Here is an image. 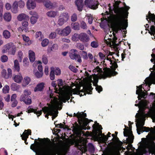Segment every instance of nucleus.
<instances>
[{"label": "nucleus", "mask_w": 155, "mask_h": 155, "mask_svg": "<svg viewBox=\"0 0 155 155\" xmlns=\"http://www.w3.org/2000/svg\"><path fill=\"white\" fill-rule=\"evenodd\" d=\"M144 84H142L139 86H137L136 93L138 95V100H140L139 104H135V105L138 106L140 114H137L135 117L137 119V122L136 124L137 130L138 134L141 132L150 131L147 135L148 140L147 142L142 147V152L143 153L149 152L152 155H155V127L154 128L143 126L144 124L145 117L149 116L151 117L153 122H155V94L151 93L149 96V98L154 99L153 102L150 104L148 101L145 100H141L142 97L145 98L147 95L146 91L145 90L143 86Z\"/></svg>", "instance_id": "nucleus-1"}, {"label": "nucleus", "mask_w": 155, "mask_h": 155, "mask_svg": "<svg viewBox=\"0 0 155 155\" xmlns=\"http://www.w3.org/2000/svg\"><path fill=\"white\" fill-rule=\"evenodd\" d=\"M110 5H108L109 12L107 11L106 13L108 15L110 14V19L115 24L114 29L116 32L118 31L123 30V32L126 33L125 30L127 26V20L125 19V16H127L128 13L127 10L129 7L126 6L124 8L123 7L119 8L118 5L116 2L114 7H111Z\"/></svg>", "instance_id": "nucleus-2"}, {"label": "nucleus", "mask_w": 155, "mask_h": 155, "mask_svg": "<svg viewBox=\"0 0 155 155\" xmlns=\"http://www.w3.org/2000/svg\"><path fill=\"white\" fill-rule=\"evenodd\" d=\"M57 83L59 88L58 90H56V92L59 94L58 98L54 96L53 94L49 95L50 99L55 98L59 102H65L66 101L68 100L70 97L72 96L73 93L74 94H77L80 92V88L79 87L76 89H73L68 85H65V83L61 79H59L57 80Z\"/></svg>", "instance_id": "nucleus-3"}, {"label": "nucleus", "mask_w": 155, "mask_h": 155, "mask_svg": "<svg viewBox=\"0 0 155 155\" xmlns=\"http://www.w3.org/2000/svg\"><path fill=\"white\" fill-rule=\"evenodd\" d=\"M113 54V52H110L106 59L107 60L109 61L110 64H111L110 67L111 69L108 68L104 72H103L101 68L99 67H97L93 70L94 75L96 78H98L102 77L103 78H105L107 77L115 75L117 74V72L115 71V70L118 66L117 64L114 62L113 63L111 58L109 57V55H112Z\"/></svg>", "instance_id": "nucleus-4"}, {"label": "nucleus", "mask_w": 155, "mask_h": 155, "mask_svg": "<svg viewBox=\"0 0 155 155\" xmlns=\"http://www.w3.org/2000/svg\"><path fill=\"white\" fill-rule=\"evenodd\" d=\"M50 104L48 107H44L42 108V110L43 112L47 114L45 115V117L48 118V115L52 116V119L56 117L58 113V110H60L61 108L60 107V106L62 105V104L61 102H58V101L56 100L55 98L50 99Z\"/></svg>", "instance_id": "nucleus-5"}, {"label": "nucleus", "mask_w": 155, "mask_h": 155, "mask_svg": "<svg viewBox=\"0 0 155 155\" xmlns=\"http://www.w3.org/2000/svg\"><path fill=\"white\" fill-rule=\"evenodd\" d=\"M75 146L81 151L82 154L87 155V153H85V152L87 151V149L88 151L91 153H93L94 150V146L91 143H89L87 147L84 139L78 140L75 143Z\"/></svg>", "instance_id": "nucleus-6"}, {"label": "nucleus", "mask_w": 155, "mask_h": 155, "mask_svg": "<svg viewBox=\"0 0 155 155\" xmlns=\"http://www.w3.org/2000/svg\"><path fill=\"white\" fill-rule=\"evenodd\" d=\"M151 56L152 58L150 61L152 62L154 61L153 64H154V65L153 66V68H150V70L151 71V70H153L154 71L153 72L151 71L150 76L144 80L146 86L148 84V87H149L152 84H155V55L154 54H151Z\"/></svg>", "instance_id": "nucleus-7"}, {"label": "nucleus", "mask_w": 155, "mask_h": 155, "mask_svg": "<svg viewBox=\"0 0 155 155\" xmlns=\"http://www.w3.org/2000/svg\"><path fill=\"white\" fill-rule=\"evenodd\" d=\"M73 116L78 117V123L81 125L86 126L89 123L88 120L85 118L86 117V114L84 113L83 112H78L77 114L74 113Z\"/></svg>", "instance_id": "nucleus-8"}, {"label": "nucleus", "mask_w": 155, "mask_h": 155, "mask_svg": "<svg viewBox=\"0 0 155 155\" xmlns=\"http://www.w3.org/2000/svg\"><path fill=\"white\" fill-rule=\"evenodd\" d=\"M56 152L54 143H52L49 140L45 147L43 153L45 154H54L56 155Z\"/></svg>", "instance_id": "nucleus-9"}, {"label": "nucleus", "mask_w": 155, "mask_h": 155, "mask_svg": "<svg viewBox=\"0 0 155 155\" xmlns=\"http://www.w3.org/2000/svg\"><path fill=\"white\" fill-rule=\"evenodd\" d=\"M31 94V92L30 90L28 89L25 90L23 91V94L21 95L20 98V101H21L24 102L27 105L31 104L32 102L31 97L28 96Z\"/></svg>", "instance_id": "nucleus-10"}, {"label": "nucleus", "mask_w": 155, "mask_h": 155, "mask_svg": "<svg viewBox=\"0 0 155 155\" xmlns=\"http://www.w3.org/2000/svg\"><path fill=\"white\" fill-rule=\"evenodd\" d=\"M16 51V46L12 43L10 42L4 45L2 50L3 53L8 52L9 54L14 55Z\"/></svg>", "instance_id": "nucleus-11"}, {"label": "nucleus", "mask_w": 155, "mask_h": 155, "mask_svg": "<svg viewBox=\"0 0 155 155\" xmlns=\"http://www.w3.org/2000/svg\"><path fill=\"white\" fill-rule=\"evenodd\" d=\"M146 17V19L148 21V23H149V21L148 20V17L149 18L150 20L152 21V22L150 21L149 22L150 25L153 24L155 25V15L154 14L151 13L149 11L148 12V15H147ZM150 29V31H149V33L151 35H154L155 33V26L153 25H152Z\"/></svg>", "instance_id": "nucleus-12"}, {"label": "nucleus", "mask_w": 155, "mask_h": 155, "mask_svg": "<svg viewBox=\"0 0 155 155\" xmlns=\"http://www.w3.org/2000/svg\"><path fill=\"white\" fill-rule=\"evenodd\" d=\"M58 35L62 36H67L71 32V29L69 26H67L63 29L58 28L55 30Z\"/></svg>", "instance_id": "nucleus-13"}, {"label": "nucleus", "mask_w": 155, "mask_h": 155, "mask_svg": "<svg viewBox=\"0 0 155 155\" xmlns=\"http://www.w3.org/2000/svg\"><path fill=\"white\" fill-rule=\"evenodd\" d=\"M69 55L71 59L75 60L80 63L82 62L81 57L80 55L77 54L76 50L74 49L71 50L69 53Z\"/></svg>", "instance_id": "nucleus-14"}, {"label": "nucleus", "mask_w": 155, "mask_h": 155, "mask_svg": "<svg viewBox=\"0 0 155 155\" xmlns=\"http://www.w3.org/2000/svg\"><path fill=\"white\" fill-rule=\"evenodd\" d=\"M85 4L86 7L92 9H96L98 8V3L97 1L93 0H86Z\"/></svg>", "instance_id": "nucleus-15"}, {"label": "nucleus", "mask_w": 155, "mask_h": 155, "mask_svg": "<svg viewBox=\"0 0 155 155\" xmlns=\"http://www.w3.org/2000/svg\"><path fill=\"white\" fill-rule=\"evenodd\" d=\"M124 136L127 137V140L128 143L130 144L133 143L134 139V136L131 132L127 130L124 129ZM130 148H131L132 146L130 144L129 145Z\"/></svg>", "instance_id": "nucleus-16"}, {"label": "nucleus", "mask_w": 155, "mask_h": 155, "mask_svg": "<svg viewBox=\"0 0 155 155\" xmlns=\"http://www.w3.org/2000/svg\"><path fill=\"white\" fill-rule=\"evenodd\" d=\"M26 6L28 9L30 10L34 9L36 7V4L34 0H28Z\"/></svg>", "instance_id": "nucleus-17"}, {"label": "nucleus", "mask_w": 155, "mask_h": 155, "mask_svg": "<svg viewBox=\"0 0 155 155\" xmlns=\"http://www.w3.org/2000/svg\"><path fill=\"white\" fill-rule=\"evenodd\" d=\"M79 39L84 42H87L89 41V36L85 33H81L79 34Z\"/></svg>", "instance_id": "nucleus-18"}, {"label": "nucleus", "mask_w": 155, "mask_h": 155, "mask_svg": "<svg viewBox=\"0 0 155 155\" xmlns=\"http://www.w3.org/2000/svg\"><path fill=\"white\" fill-rule=\"evenodd\" d=\"M8 74H7L6 71L3 69L1 72L2 76L6 79H8L9 77H11L12 76V70L10 68L8 69Z\"/></svg>", "instance_id": "nucleus-19"}, {"label": "nucleus", "mask_w": 155, "mask_h": 155, "mask_svg": "<svg viewBox=\"0 0 155 155\" xmlns=\"http://www.w3.org/2000/svg\"><path fill=\"white\" fill-rule=\"evenodd\" d=\"M91 85V82L90 81H87L85 82L83 87V88L87 92L88 91H89L90 92L89 94H91V92H92V91H91L92 89Z\"/></svg>", "instance_id": "nucleus-20"}, {"label": "nucleus", "mask_w": 155, "mask_h": 155, "mask_svg": "<svg viewBox=\"0 0 155 155\" xmlns=\"http://www.w3.org/2000/svg\"><path fill=\"white\" fill-rule=\"evenodd\" d=\"M29 17L28 15L23 13L19 14L17 16V19L19 21H21L23 20L28 21L29 20Z\"/></svg>", "instance_id": "nucleus-21"}, {"label": "nucleus", "mask_w": 155, "mask_h": 155, "mask_svg": "<svg viewBox=\"0 0 155 155\" xmlns=\"http://www.w3.org/2000/svg\"><path fill=\"white\" fill-rule=\"evenodd\" d=\"M27 112L28 113H30L31 112H34L35 114L38 117L41 115L42 114L41 110H38L37 109H35L31 108V106H29L28 107L27 109Z\"/></svg>", "instance_id": "nucleus-22"}, {"label": "nucleus", "mask_w": 155, "mask_h": 155, "mask_svg": "<svg viewBox=\"0 0 155 155\" xmlns=\"http://www.w3.org/2000/svg\"><path fill=\"white\" fill-rule=\"evenodd\" d=\"M31 132L30 130H25L23 134L21 135L22 139L25 141V143L26 144H28V143L26 142L27 139L28 138L29 135L31 134Z\"/></svg>", "instance_id": "nucleus-23"}, {"label": "nucleus", "mask_w": 155, "mask_h": 155, "mask_svg": "<svg viewBox=\"0 0 155 155\" xmlns=\"http://www.w3.org/2000/svg\"><path fill=\"white\" fill-rule=\"evenodd\" d=\"M22 26L18 28V30L19 31H24L25 32L28 31V23L27 21H24L22 22Z\"/></svg>", "instance_id": "nucleus-24"}, {"label": "nucleus", "mask_w": 155, "mask_h": 155, "mask_svg": "<svg viewBox=\"0 0 155 155\" xmlns=\"http://www.w3.org/2000/svg\"><path fill=\"white\" fill-rule=\"evenodd\" d=\"M30 148L36 153V154L39 155L41 153L37 145L34 144H32Z\"/></svg>", "instance_id": "nucleus-25"}, {"label": "nucleus", "mask_w": 155, "mask_h": 155, "mask_svg": "<svg viewBox=\"0 0 155 155\" xmlns=\"http://www.w3.org/2000/svg\"><path fill=\"white\" fill-rule=\"evenodd\" d=\"M13 79L15 82L19 83L21 82L23 80V77L20 74L15 75L13 77Z\"/></svg>", "instance_id": "nucleus-26"}, {"label": "nucleus", "mask_w": 155, "mask_h": 155, "mask_svg": "<svg viewBox=\"0 0 155 155\" xmlns=\"http://www.w3.org/2000/svg\"><path fill=\"white\" fill-rule=\"evenodd\" d=\"M10 10L14 14H17L18 12V8L16 5V3L13 2Z\"/></svg>", "instance_id": "nucleus-27"}, {"label": "nucleus", "mask_w": 155, "mask_h": 155, "mask_svg": "<svg viewBox=\"0 0 155 155\" xmlns=\"http://www.w3.org/2000/svg\"><path fill=\"white\" fill-rule=\"evenodd\" d=\"M44 84L43 83H40L37 85L36 87L35 88L34 91L35 92L41 91L42 90L44 87Z\"/></svg>", "instance_id": "nucleus-28"}, {"label": "nucleus", "mask_w": 155, "mask_h": 155, "mask_svg": "<svg viewBox=\"0 0 155 155\" xmlns=\"http://www.w3.org/2000/svg\"><path fill=\"white\" fill-rule=\"evenodd\" d=\"M59 18L67 21L69 19V16L67 12H64L61 14Z\"/></svg>", "instance_id": "nucleus-29"}, {"label": "nucleus", "mask_w": 155, "mask_h": 155, "mask_svg": "<svg viewBox=\"0 0 155 155\" xmlns=\"http://www.w3.org/2000/svg\"><path fill=\"white\" fill-rule=\"evenodd\" d=\"M3 18L4 20L8 22L10 21L12 18L11 14L9 12L5 13L3 15Z\"/></svg>", "instance_id": "nucleus-30"}, {"label": "nucleus", "mask_w": 155, "mask_h": 155, "mask_svg": "<svg viewBox=\"0 0 155 155\" xmlns=\"http://www.w3.org/2000/svg\"><path fill=\"white\" fill-rule=\"evenodd\" d=\"M15 3H16L17 6L20 8H23L25 5V3L24 1L23 0H19V1H15L14 2Z\"/></svg>", "instance_id": "nucleus-31"}, {"label": "nucleus", "mask_w": 155, "mask_h": 155, "mask_svg": "<svg viewBox=\"0 0 155 155\" xmlns=\"http://www.w3.org/2000/svg\"><path fill=\"white\" fill-rule=\"evenodd\" d=\"M29 57L30 60L31 62H34L35 60V53L31 50L28 51Z\"/></svg>", "instance_id": "nucleus-32"}, {"label": "nucleus", "mask_w": 155, "mask_h": 155, "mask_svg": "<svg viewBox=\"0 0 155 155\" xmlns=\"http://www.w3.org/2000/svg\"><path fill=\"white\" fill-rule=\"evenodd\" d=\"M57 15V12L53 11H49L47 12L46 15L48 17L51 18H54Z\"/></svg>", "instance_id": "nucleus-33"}, {"label": "nucleus", "mask_w": 155, "mask_h": 155, "mask_svg": "<svg viewBox=\"0 0 155 155\" xmlns=\"http://www.w3.org/2000/svg\"><path fill=\"white\" fill-rule=\"evenodd\" d=\"M3 36L5 39H8L11 37V33L8 30H5L2 33Z\"/></svg>", "instance_id": "nucleus-34"}, {"label": "nucleus", "mask_w": 155, "mask_h": 155, "mask_svg": "<svg viewBox=\"0 0 155 155\" xmlns=\"http://www.w3.org/2000/svg\"><path fill=\"white\" fill-rule=\"evenodd\" d=\"M35 37L36 38H38L39 41H41L44 38V36L41 31H38L35 34Z\"/></svg>", "instance_id": "nucleus-35"}, {"label": "nucleus", "mask_w": 155, "mask_h": 155, "mask_svg": "<svg viewBox=\"0 0 155 155\" xmlns=\"http://www.w3.org/2000/svg\"><path fill=\"white\" fill-rule=\"evenodd\" d=\"M41 62L40 61H36L33 64V66L34 65L38 64H39L38 66V69L40 72H43V68L42 65L41 64Z\"/></svg>", "instance_id": "nucleus-36"}, {"label": "nucleus", "mask_w": 155, "mask_h": 155, "mask_svg": "<svg viewBox=\"0 0 155 155\" xmlns=\"http://www.w3.org/2000/svg\"><path fill=\"white\" fill-rule=\"evenodd\" d=\"M95 124H96V127H94V126H95V125L94 124L93 126V127L94 129L96 130V131H97V130H98L99 132L100 133H101L102 131L101 130H101L102 128V127L101 125H99V124L97 123V122H95Z\"/></svg>", "instance_id": "nucleus-37"}, {"label": "nucleus", "mask_w": 155, "mask_h": 155, "mask_svg": "<svg viewBox=\"0 0 155 155\" xmlns=\"http://www.w3.org/2000/svg\"><path fill=\"white\" fill-rule=\"evenodd\" d=\"M45 5L47 8L49 9H51L53 7V3L49 1H46Z\"/></svg>", "instance_id": "nucleus-38"}, {"label": "nucleus", "mask_w": 155, "mask_h": 155, "mask_svg": "<svg viewBox=\"0 0 155 155\" xmlns=\"http://www.w3.org/2000/svg\"><path fill=\"white\" fill-rule=\"evenodd\" d=\"M38 15L36 16H32L30 18V21L31 23L32 24H35L38 18Z\"/></svg>", "instance_id": "nucleus-39"}, {"label": "nucleus", "mask_w": 155, "mask_h": 155, "mask_svg": "<svg viewBox=\"0 0 155 155\" xmlns=\"http://www.w3.org/2000/svg\"><path fill=\"white\" fill-rule=\"evenodd\" d=\"M14 68L15 70L18 72L20 71V66L18 61L17 60H15L14 61Z\"/></svg>", "instance_id": "nucleus-40"}, {"label": "nucleus", "mask_w": 155, "mask_h": 155, "mask_svg": "<svg viewBox=\"0 0 155 155\" xmlns=\"http://www.w3.org/2000/svg\"><path fill=\"white\" fill-rule=\"evenodd\" d=\"M72 28L75 30H78L79 29V24L78 23H73L71 24Z\"/></svg>", "instance_id": "nucleus-41"}, {"label": "nucleus", "mask_w": 155, "mask_h": 155, "mask_svg": "<svg viewBox=\"0 0 155 155\" xmlns=\"http://www.w3.org/2000/svg\"><path fill=\"white\" fill-rule=\"evenodd\" d=\"M30 81V78L28 77H26L24 78L23 80V83L22 84L23 86H25L26 85L28 84Z\"/></svg>", "instance_id": "nucleus-42"}, {"label": "nucleus", "mask_w": 155, "mask_h": 155, "mask_svg": "<svg viewBox=\"0 0 155 155\" xmlns=\"http://www.w3.org/2000/svg\"><path fill=\"white\" fill-rule=\"evenodd\" d=\"M80 54L81 57L85 60L88 59V56L87 53L85 51H80Z\"/></svg>", "instance_id": "nucleus-43"}, {"label": "nucleus", "mask_w": 155, "mask_h": 155, "mask_svg": "<svg viewBox=\"0 0 155 155\" xmlns=\"http://www.w3.org/2000/svg\"><path fill=\"white\" fill-rule=\"evenodd\" d=\"M51 71L50 72V78L51 80H53L54 79L55 75L54 74V68L53 67L51 68Z\"/></svg>", "instance_id": "nucleus-44"}, {"label": "nucleus", "mask_w": 155, "mask_h": 155, "mask_svg": "<svg viewBox=\"0 0 155 155\" xmlns=\"http://www.w3.org/2000/svg\"><path fill=\"white\" fill-rule=\"evenodd\" d=\"M79 34L75 33L74 34L72 37V40L73 41H76L79 39Z\"/></svg>", "instance_id": "nucleus-45"}, {"label": "nucleus", "mask_w": 155, "mask_h": 155, "mask_svg": "<svg viewBox=\"0 0 155 155\" xmlns=\"http://www.w3.org/2000/svg\"><path fill=\"white\" fill-rule=\"evenodd\" d=\"M49 41L47 39H45L42 41L41 44V45L43 47H46L48 44Z\"/></svg>", "instance_id": "nucleus-46"}, {"label": "nucleus", "mask_w": 155, "mask_h": 155, "mask_svg": "<svg viewBox=\"0 0 155 155\" xmlns=\"http://www.w3.org/2000/svg\"><path fill=\"white\" fill-rule=\"evenodd\" d=\"M80 26L81 28L84 29H86L87 28L86 23L83 21L80 22Z\"/></svg>", "instance_id": "nucleus-47"}, {"label": "nucleus", "mask_w": 155, "mask_h": 155, "mask_svg": "<svg viewBox=\"0 0 155 155\" xmlns=\"http://www.w3.org/2000/svg\"><path fill=\"white\" fill-rule=\"evenodd\" d=\"M12 89L14 91L16 90L19 88L17 84L15 83H12L11 86Z\"/></svg>", "instance_id": "nucleus-48"}, {"label": "nucleus", "mask_w": 155, "mask_h": 155, "mask_svg": "<svg viewBox=\"0 0 155 155\" xmlns=\"http://www.w3.org/2000/svg\"><path fill=\"white\" fill-rule=\"evenodd\" d=\"M9 86L8 85H5V87H4L3 89V92L4 93L6 94L8 93L9 91Z\"/></svg>", "instance_id": "nucleus-49"}, {"label": "nucleus", "mask_w": 155, "mask_h": 155, "mask_svg": "<svg viewBox=\"0 0 155 155\" xmlns=\"http://www.w3.org/2000/svg\"><path fill=\"white\" fill-rule=\"evenodd\" d=\"M66 22V21L59 18L58 21V23L59 26H62L64 24V23H65Z\"/></svg>", "instance_id": "nucleus-50"}, {"label": "nucleus", "mask_w": 155, "mask_h": 155, "mask_svg": "<svg viewBox=\"0 0 155 155\" xmlns=\"http://www.w3.org/2000/svg\"><path fill=\"white\" fill-rule=\"evenodd\" d=\"M8 60V57L6 55H2L1 58V60L3 62H5L7 61Z\"/></svg>", "instance_id": "nucleus-51"}, {"label": "nucleus", "mask_w": 155, "mask_h": 155, "mask_svg": "<svg viewBox=\"0 0 155 155\" xmlns=\"http://www.w3.org/2000/svg\"><path fill=\"white\" fill-rule=\"evenodd\" d=\"M42 60L43 62L45 64H47L48 63L47 56L45 55H43L42 57Z\"/></svg>", "instance_id": "nucleus-52"}, {"label": "nucleus", "mask_w": 155, "mask_h": 155, "mask_svg": "<svg viewBox=\"0 0 155 155\" xmlns=\"http://www.w3.org/2000/svg\"><path fill=\"white\" fill-rule=\"evenodd\" d=\"M34 72H35V76L38 78H40L42 76L43 74V72H39L38 71H37L36 72H35L34 71Z\"/></svg>", "instance_id": "nucleus-53"}, {"label": "nucleus", "mask_w": 155, "mask_h": 155, "mask_svg": "<svg viewBox=\"0 0 155 155\" xmlns=\"http://www.w3.org/2000/svg\"><path fill=\"white\" fill-rule=\"evenodd\" d=\"M69 68L71 71L75 73L77 72L78 71L77 69L74 66L71 65L69 66Z\"/></svg>", "instance_id": "nucleus-54"}, {"label": "nucleus", "mask_w": 155, "mask_h": 155, "mask_svg": "<svg viewBox=\"0 0 155 155\" xmlns=\"http://www.w3.org/2000/svg\"><path fill=\"white\" fill-rule=\"evenodd\" d=\"M77 19V15L75 13L73 14L71 17V20L72 21H75Z\"/></svg>", "instance_id": "nucleus-55"}, {"label": "nucleus", "mask_w": 155, "mask_h": 155, "mask_svg": "<svg viewBox=\"0 0 155 155\" xmlns=\"http://www.w3.org/2000/svg\"><path fill=\"white\" fill-rule=\"evenodd\" d=\"M57 32H52L49 35V38L50 39H54L56 38L57 36Z\"/></svg>", "instance_id": "nucleus-56"}, {"label": "nucleus", "mask_w": 155, "mask_h": 155, "mask_svg": "<svg viewBox=\"0 0 155 155\" xmlns=\"http://www.w3.org/2000/svg\"><path fill=\"white\" fill-rule=\"evenodd\" d=\"M5 7L6 9L8 11L10 10L12 8L11 4L8 2L5 4Z\"/></svg>", "instance_id": "nucleus-57"}, {"label": "nucleus", "mask_w": 155, "mask_h": 155, "mask_svg": "<svg viewBox=\"0 0 155 155\" xmlns=\"http://www.w3.org/2000/svg\"><path fill=\"white\" fill-rule=\"evenodd\" d=\"M88 22L89 23L91 24L93 21V17L91 15H88L87 16Z\"/></svg>", "instance_id": "nucleus-58"}, {"label": "nucleus", "mask_w": 155, "mask_h": 155, "mask_svg": "<svg viewBox=\"0 0 155 155\" xmlns=\"http://www.w3.org/2000/svg\"><path fill=\"white\" fill-rule=\"evenodd\" d=\"M58 45L57 44H54L51 48L52 51H54L58 49Z\"/></svg>", "instance_id": "nucleus-59"}, {"label": "nucleus", "mask_w": 155, "mask_h": 155, "mask_svg": "<svg viewBox=\"0 0 155 155\" xmlns=\"http://www.w3.org/2000/svg\"><path fill=\"white\" fill-rule=\"evenodd\" d=\"M54 73L56 75H59L61 74V71L60 69L58 68H56L54 70Z\"/></svg>", "instance_id": "nucleus-60"}, {"label": "nucleus", "mask_w": 155, "mask_h": 155, "mask_svg": "<svg viewBox=\"0 0 155 155\" xmlns=\"http://www.w3.org/2000/svg\"><path fill=\"white\" fill-rule=\"evenodd\" d=\"M78 10L81 12L82 11L83 8V4H76Z\"/></svg>", "instance_id": "nucleus-61"}, {"label": "nucleus", "mask_w": 155, "mask_h": 155, "mask_svg": "<svg viewBox=\"0 0 155 155\" xmlns=\"http://www.w3.org/2000/svg\"><path fill=\"white\" fill-rule=\"evenodd\" d=\"M91 46L93 48H96L98 46V43L97 42L93 41L91 43Z\"/></svg>", "instance_id": "nucleus-62"}, {"label": "nucleus", "mask_w": 155, "mask_h": 155, "mask_svg": "<svg viewBox=\"0 0 155 155\" xmlns=\"http://www.w3.org/2000/svg\"><path fill=\"white\" fill-rule=\"evenodd\" d=\"M23 40L25 42H28L29 41V38L28 36H27L25 35H22Z\"/></svg>", "instance_id": "nucleus-63"}, {"label": "nucleus", "mask_w": 155, "mask_h": 155, "mask_svg": "<svg viewBox=\"0 0 155 155\" xmlns=\"http://www.w3.org/2000/svg\"><path fill=\"white\" fill-rule=\"evenodd\" d=\"M95 89L99 93H100L101 91L102 90V88L101 86H100L97 85L96 86Z\"/></svg>", "instance_id": "nucleus-64"}]
</instances>
